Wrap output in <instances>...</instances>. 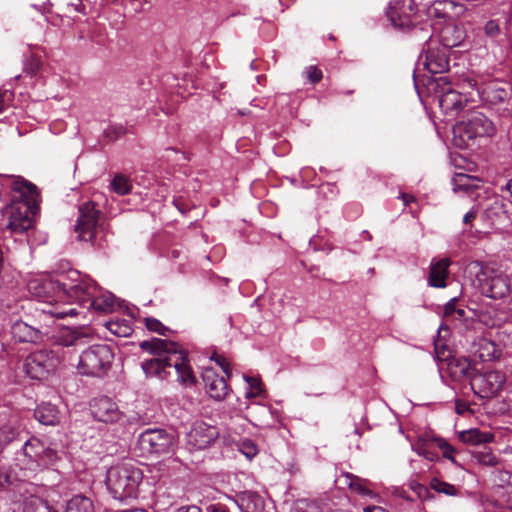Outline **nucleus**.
Listing matches in <instances>:
<instances>
[{
  "label": "nucleus",
  "mask_w": 512,
  "mask_h": 512,
  "mask_svg": "<svg viewBox=\"0 0 512 512\" xmlns=\"http://www.w3.org/2000/svg\"><path fill=\"white\" fill-rule=\"evenodd\" d=\"M113 352L108 345H93L79 356L77 370L81 375L101 377L111 367Z\"/></svg>",
  "instance_id": "nucleus-7"
},
{
  "label": "nucleus",
  "mask_w": 512,
  "mask_h": 512,
  "mask_svg": "<svg viewBox=\"0 0 512 512\" xmlns=\"http://www.w3.org/2000/svg\"><path fill=\"white\" fill-rule=\"evenodd\" d=\"M28 289L35 297L47 301V309L43 308L42 311L53 317L63 319L67 316L77 315L75 308H66L53 301L57 298H62V282L54 280L51 277L35 278L28 283Z\"/></svg>",
  "instance_id": "nucleus-5"
},
{
  "label": "nucleus",
  "mask_w": 512,
  "mask_h": 512,
  "mask_svg": "<svg viewBox=\"0 0 512 512\" xmlns=\"http://www.w3.org/2000/svg\"><path fill=\"white\" fill-rule=\"evenodd\" d=\"M505 380V375L500 371L477 372L471 377L470 386L481 398H491L501 391Z\"/></svg>",
  "instance_id": "nucleus-11"
},
{
  "label": "nucleus",
  "mask_w": 512,
  "mask_h": 512,
  "mask_svg": "<svg viewBox=\"0 0 512 512\" xmlns=\"http://www.w3.org/2000/svg\"><path fill=\"white\" fill-rule=\"evenodd\" d=\"M217 437L218 430L215 426L196 422L187 434V443L193 449L202 450L214 442Z\"/></svg>",
  "instance_id": "nucleus-16"
},
{
  "label": "nucleus",
  "mask_w": 512,
  "mask_h": 512,
  "mask_svg": "<svg viewBox=\"0 0 512 512\" xmlns=\"http://www.w3.org/2000/svg\"><path fill=\"white\" fill-rule=\"evenodd\" d=\"M307 79L312 83L316 84L322 79V71L317 66H309L305 71Z\"/></svg>",
  "instance_id": "nucleus-48"
},
{
  "label": "nucleus",
  "mask_w": 512,
  "mask_h": 512,
  "mask_svg": "<svg viewBox=\"0 0 512 512\" xmlns=\"http://www.w3.org/2000/svg\"><path fill=\"white\" fill-rule=\"evenodd\" d=\"M449 371L451 377L457 381H461L463 379L471 380V377L477 373L466 358H459L450 363Z\"/></svg>",
  "instance_id": "nucleus-25"
},
{
  "label": "nucleus",
  "mask_w": 512,
  "mask_h": 512,
  "mask_svg": "<svg viewBox=\"0 0 512 512\" xmlns=\"http://www.w3.org/2000/svg\"><path fill=\"white\" fill-rule=\"evenodd\" d=\"M139 347L155 357L142 362L141 366L148 377L166 379L173 368L183 384H194L195 377L188 363L187 354L181 346L173 341L152 338L139 343Z\"/></svg>",
  "instance_id": "nucleus-1"
},
{
  "label": "nucleus",
  "mask_w": 512,
  "mask_h": 512,
  "mask_svg": "<svg viewBox=\"0 0 512 512\" xmlns=\"http://www.w3.org/2000/svg\"><path fill=\"white\" fill-rule=\"evenodd\" d=\"M4 260H5V251L3 247L0 246V287L3 285V277H2V271L4 267Z\"/></svg>",
  "instance_id": "nucleus-58"
},
{
  "label": "nucleus",
  "mask_w": 512,
  "mask_h": 512,
  "mask_svg": "<svg viewBox=\"0 0 512 512\" xmlns=\"http://www.w3.org/2000/svg\"><path fill=\"white\" fill-rule=\"evenodd\" d=\"M420 12H426L431 18L451 19L463 13V5L455 0H421Z\"/></svg>",
  "instance_id": "nucleus-14"
},
{
  "label": "nucleus",
  "mask_w": 512,
  "mask_h": 512,
  "mask_svg": "<svg viewBox=\"0 0 512 512\" xmlns=\"http://www.w3.org/2000/svg\"><path fill=\"white\" fill-rule=\"evenodd\" d=\"M240 451L248 458V459H252L253 457H255L258 453V448L256 446V444L250 440V439H245L241 442L240 444Z\"/></svg>",
  "instance_id": "nucleus-46"
},
{
  "label": "nucleus",
  "mask_w": 512,
  "mask_h": 512,
  "mask_svg": "<svg viewBox=\"0 0 512 512\" xmlns=\"http://www.w3.org/2000/svg\"><path fill=\"white\" fill-rule=\"evenodd\" d=\"M234 502L241 512H262L264 509L263 498L253 491L238 494Z\"/></svg>",
  "instance_id": "nucleus-22"
},
{
  "label": "nucleus",
  "mask_w": 512,
  "mask_h": 512,
  "mask_svg": "<svg viewBox=\"0 0 512 512\" xmlns=\"http://www.w3.org/2000/svg\"><path fill=\"white\" fill-rule=\"evenodd\" d=\"M255 412L258 415V417L256 419L258 422L256 423V425H258L260 427L270 426V423L267 420H268V418L271 417L272 411L270 410L269 407L257 405L255 407Z\"/></svg>",
  "instance_id": "nucleus-42"
},
{
  "label": "nucleus",
  "mask_w": 512,
  "mask_h": 512,
  "mask_svg": "<svg viewBox=\"0 0 512 512\" xmlns=\"http://www.w3.org/2000/svg\"><path fill=\"white\" fill-rule=\"evenodd\" d=\"M415 451L418 455L424 457L429 461H434L438 458L437 452L431 450L427 444L417 445Z\"/></svg>",
  "instance_id": "nucleus-47"
},
{
  "label": "nucleus",
  "mask_w": 512,
  "mask_h": 512,
  "mask_svg": "<svg viewBox=\"0 0 512 512\" xmlns=\"http://www.w3.org/2000/svg\"><path fill=\"white\" fill-rule=\"evenodd\" d=\"M483 99L490 104H499L509 97V91L506 85L500 82H491L482 90Z\"/></svg>",
  "instance_id": "nucleus-24"
},
{
  "label": "nucleus",
  "mask_w": 512,
  "mask_h": 512,
  "mask_svg": "<svg viewBox=\"0 0 512 512\" xmlns=\"http://www.w3.org/2000/svg\"><path fill=\"white\" fill-rule=\"evenodd\" d=\"M90 410L94 419L104 423H114L121 416L117 404L106 396L93 399L90 403Z\"/></svg>",
  "instance_id": "nucleus-17"
},
{
  "label": "nucleus",
  "mask_w": 512,
  "mask_h": 512,
  "mask_svg": "<svg viewBox=\"0 0 512 512\" xmlns=\"http://www.w3.org/2000/svg\"><path fill=\"white\" fill-rule=\"evenodd\" d=\"M41 66L42 62L40 58L37 56H31L26 60L23 71L30 76H34L38 73Z\"/></svg>",
  "instance_id": "nucleus-43"
},
{
  "label": "nucleus",
  "mask_w": 512,
  "mask_h": 512,
  "mask_svg": "<svg viewBox=\"0 0 512 512\" xmlns=\"http://www.w3.org/2000/svg\"><path fill=\"white\" fill-rule=\"evenodd\" d=\"M184 466L177 458L169 457L158 463V471L162 476L171 477L183 470Z\"/></svg>",
  "instance_id": "nucleus-31"
},
{
  "label": "nucleus",
  "mask_w": 512,
  "mask_h": 512,
  "mask_svg": "<svg viewBox=\"0 0 512 512\" xmlns=\"http://www.w3.org/2000/svg\"><path fill=\"white\" fill-rule=\"evenodd\" d=\"M11 202L2 210L7 228L14 233H23L32 227L33 216L38 209L35 203L37 187L27 182H14Z\"/></svg>",
  "instance_id": "nucleus-2"
},
{
  "label": "nucleus",
  "mask_w": 512,
  "mask_h": 512,
  "mask_svg": "<svg viewBox=\"0 0 512 512\" xmlns=\"http://www.w3.org/2000/svg\"><path fill=\"white\" fill-rule=\"evenodd\" d=\"M418 12V0H394L390 2L385 13L394 28L407 30L413 26L412 16Z\"/></svg>",
  "instance_id": "nucleus-10"
},
{
  "label": "nucleus",
  "mask_w": 512,
  "mask_h": 512,
  "mask_svg": "<svg viewBox=\"0 0 512 512\" xmlns=\"http://www.w3.org/2000/svg\"><path fill=\"white\" fill-rule=\"evenodd\" d=\"M453 131L454 135H458L464 142L465 139L473 140L477 137H492L496 133V127L483 113L473 112L466 121L456 124Z\"/></svg>",
  "instance_id": "nucleus-8"
},
{
  "label": "nucleus",
  "mask_w": 512,
  "mask_h": 512,
  "mask_svg": "<svg viewBox=\"0 0 512 512\" xmlns=\"http://www.w3.org/2000/svg\"><path fill=\"white\" fill-rule=\"evenodd\" d=\"M78 213L74 226L78 240L90 242L92 245H100L98 238L103 232V223L101 221L102 213L97 209V204L93 201L84 202L79 205Z\"/></svg>",
  "instance_id": "nucleus-6"
},
{
  "label": "nucleus",
  "mask_w": 512,
  "mask_h": 512,
  "mask_svg": "<svg viewBox=\"0 0 512 512\" xmlns=\"http://www.w3.org/2000/svg\"><path fill=\"white\" fill-rule=\"evenodd\" d=\"M56 360L44 352L34 353L25 360L24 368L32 379L47 377L56 367Z\"/></svg>",
  "instance_id": "nucleus-15"
},
{
  "label": "nucleus",
  "mask_w": 512,
  "mask_h": 512,
  "mask_svg": "<svg viewBox=\"0 0 512 512\" xmlns=\"http://www.w3.org/2000/svg\"><path fill=\"white\" fill-rule=\"evenodd\" d=\"M462 89L470 88L474 89L477 85L476 80L472 78H465L458 84Z\"/></svg>",
  "instance_id": "nucleus-56"
},
{
  "label": "nucleus",
  "mask_w": 512,
  "mask_h": 512,
  "mask_svg": "<svg viewBox=\"0 0 512 512\" xmlns=\"http://www.w3.org/2000/svg\"><path fill=\"white\" fill-rule=\"evenodd\" d=\"M346 479L348 480L349 487L356 491L357 493L362 495L372 494V491L366 487L365 481L361 480L360 478L347 474Z\"/></svg>",
  "instance_id": "nucleus-37"
},
{
  "label": "nucleus",
  "mask_w": 512,
  "mask_h": 512,
  "mask_svg": "<svg viewBox=\"0 0 512 512\" xmlns=\"http://www.w3.org/2000/svg\"><path fill=\"white\" fill-rule=\"evenodd\" d=\"M465 272L475 277L481 293L489 298L502 299L511 291L510 279L502 271L479 261H471L466 265Z\"/></svg>",
  "instance_id": "nucleus-4"
},
{
  "label": "nucleus",
  "mask_w": 512,
  "mask_h": 512,
  "mask_svg": "<svg viewBox=\"0 0 512 512\" xmlns=\"http://www.w3.org/2000/svg\"><path fill=\"white\" fill-rule=\"evenodd\" d=\"M364 512H387V511L380 506H368V507L364 508Z\"/></svg>",
  "instance_id": "nucleus-62"
},
{
  "label": "nucleus",
  "mask_w": 512,
  "mask_h": 512,
  "mask_svg": "<svg viewBox=\"0 0 512 512\" xmlns=\"http://www.w3.org/2000/svg\"><path fill=\"white\" fill-rule=\"evenodd\" d=\"M138 444L143 453L161 454L170 451L173 437L163 429H148L140 434Z\"/></svg>",
  "instance_id": "nucleus-12"
},
{
  "label": "nucleus",
  "mask_w": 512,
  "mask_h": 512,
  "mask_svg": "<svg viewBox=\"0 0 512 512\" xmlns=\"http://www.w3.org/2000/svg\"><path fill=\"white\" fill-rule=\"evenodd\" d=\"M457 301H458V299L456 297H454L446 303V305L444 307V315L445 316H452L454 314V312L458 308V307H456Z\"/></svg>",
  "instance_id": "nucleus-54"
},
{
  "label": "nucleus",
  "mask_w": 512,
  "mask_h": 512,
  "mask_svg": "<svg viewBox=\"0 0 512 512\" xmlns=\"http://www.w3.org/2000/svg\"><path fill=\"white\" fill-rule=\"evenodd\" d=\"M435 83L440 88L438 103L442 112L451 118L458 116L468 103L467 96L450 87L451 80L448 76H440Z\"/></svg>",
  "instance_id": "nucleus-9"
},
{
  "label": "nucleus",
  "mask_w": 512,
  "mask_h": 512,
  "mask_svg": "<svg viewBox=\"0 0 512 512\" xmlns=\"http://www.w3.org/2000/svg\"><path fill=\"white\" fill-rule=\"evenodd\" d=\"M202 379L206 392L215 400H223L228 394L229 387L224 377L219 376L212 368H205Z\"/></svg>",
  "instance_id": "nucleus-18"
},
{
  "label": "nucleus",
  "mask_w": 512,
  "mask_h": 512,
  "mask_svg": "<svg viewBox=\"0 0 512 512\" xmlns=\"http://www.w3.org/2000/svg\"><path fill=\"white\" fill-rule=\"evenodd\" d=\"M430 487L436 492L443 493L448 496H455L458 493V490L454 485L443 482L437 478H433L430 481Z\"/></svg>",
  "instance_id": "nucleus-36"
},
{
  "label": "nucleus",
  "mask_w": 512,
  "mask_h": 512,
  "mask_svg": "<svg viewBox=\"0 0 512 512\" xmlns=\"http://www.w3.org/2000/svg\"><path fill=\"white\" fill-rule=\"evenodd\" d=\"M146 328L151 331L155 332L159 335H166V332L169 331V329L164 326L158 319L153 317H146L144 319Z\"/></svg>",
  "instance_id": "nucleus-41"
},
{
  "label": "nucleus",
  "mask_w": 512,
  "mask_h": 512,
  "mask_svg": "<svg viewBox=\"0 0 512 512\" xmlns=\"http://www.w3.org/2000/svg\"><path fill=\"white\" fill-rule=\"evenodd\" d=\"M143 480L140 468L130 463L111 466L106 473V486L114 499L123 501L136 498Z\"/></svg>",
  "instance_id": "nucleus-3"
},
{
  "label": "nucleus",
  "mask_w": 512,
  "mask_h": 512,
  "mask_svg": "<svg viewBox=\"0 0 512 512\" xmlns=\"http://www.w3.org/2000/svg\"><path fill=\"white\" fill-rule=\"evenodd\" d=\"M113 307L114 297L111 294H103L98 296L97 292H94L86 308L108 313L112 311Z\"/></svg>",
  "instance_id": "nucleus-28"
},
{
  "label": "nucleus",
  "mask_w": 512,
  "mask_h": 512,
  "mask_svg": "<svg viewBox=\"0 0 512 512\" xmlns=\"http://www.w3.org/2000/svg\"><path fill=\"white\" fill-rule=\"evenodd\" d=\"M290 512H322V509L314 500L298 499L292 504Z\"/></svg>",
  "instance_id": "nucleus-34"
},
{
  "label": "nucleus",
  "mask_w": 512,
  "mask_h": 512,
  "mask_svg": "<svg viewBox=\"0 0 512 512\" xmlns=\"http://www.w3.org/2000/svg\"><path fill=\"white\" fill-rule=\"evenodd\" d=\"M11 334L18 342L37 343L42 340V333L23 321H16L11 327Z\"/></svg>",
  "instance_id": "nucleus-21"
},
{
  "label": "nucleus",
  "mask_w": 512,
  "mask_h": 512,
  "mask_svg": "<svg viewBox=\"0 0 512 512\" xmlns=\"http://www.w3.org/2000/svg\"><path fill=\"white\" fill-rule=\"evenodd\" d=\"M485 34L489 37H495L500 33V26L496 20H489L484 26Z\"/></svg>",
  "instance_id": "nucleus-51"
},
{
  "label": "nucleus",
  "mask_w": 512,
  "mask_h": 512,
  "mask_svg": "<svg viewBox=\"0 0 512 512\" xmlns=\"http://www.w3.org/2000/svg\"><path fill=\"white\" fill-rule=\"evenodd\" d=\"M23 451L25 456L37 463L41 452L44 451V443L36 437H31L25 441Z\"/></svg>",
  "instance_id": "nucleus-30"
},
{
  "label": "nucleus",
  "mask_w": 512,
  "mask_h": 512,
  "mask_svg": "<svg viewBox=\"0 0 512 512\" xmlns=\"http://www.w3.org/2000/svg\"><path fill=\"white\" fill-rule=\"evenodd\" d=\"M65 512H95V507L89 497L75 495L67 502Z\"/></svg>",
  "instance_id": "nucleus-27"
},
{
  "label": "nucleus",
  "mask_w": 512,
  "mask_h": 512,
  "mask_svg": "<svg viewBox=\"0 0 512 512\" xmlns=\"http://www.w3.org/2000/svg\"><path fill=\"white\" fill-rule=\"evenodd\" d=\"M246 380L248 381L249 385H250V389L249 391L246 393V397L247 398H252V397H256L258 396L262 389H261V382L258 380V379H255V378H246Z\"/></svg>",
  "instance_id": "nucleus-49"
},
{
  "label": "nucleus",
  "mask_w": 512,
  "mask_h": 512,
  "mask_svg": "<svg viewBox=\"0 0 512 512\" xmlns=\"http://www.w3.org/2000/svg\"><path fill=\"white\" fill-rule=\"evenodd\" d=\"M437 446L443 451V456L448 459H452L454 449L452 446L443 438L435 439Z\"/></svg>",
  "instance_id": "nucleus-52"
},
{
  "label": "nucleus",
  "mask_w": 512,
  "mask_h": 512,
  "mask_svg": "<svg viewBox=\"0 0 512 512\" xmlns=\"http://www.w3.org/2000/svg\"><path fill=\"white\" fill-rule=\"evenodd\" d=\"M478 462L485 466H497L499 464V458L489 451L479 452L476 455Z\"/></svg>",
  "instance_id": "nucleus-45"
},
{
  "label": "nucleus",
  "mask_w": 512,
  "mask_h": 512,
  "mask_svg": "<svg viewBox=\"0 0 512 512\" xmlns=\"http://www.w3.org/2000/svg\"><path fill=\"white\" fill-rule=\"evenodd\" d=\"M23 512H57L47 502L41 500L26 503Z\"/></svg>",
  "instance_id": "nucleus-39"
},
{
  "label": "nucleus",
  "mask_w": 512,
  "mask_h": 512,
  "mask_svg": "<svg viewBox=\"0 0 512 512\" xmlns=\"http://www.w3.org/2000/svg\"><path fill=\"white\" fill-rule=\"evenodd\" d=\"M460 439L464 443L478 445V444H482V443L491 442L493 439V435L491 433L481 432L478 429H471L468 431L461 432Z\"/></svg>",
  "instance_id": "nucleus-29"
},
{
  "label": "nucleus",
  "mask_w": 512,
  "mask_h": 512,
  "mask_svg": "<svg viewBox=\"0 0 512 512\" xmlns=\"http://www.w3.org/2000/svg\"><path fill=\"white\" fill-rule=\"evenodd\" d=\"M492 356V354L490 352H487V353H484L482 351H479V354H478V357L482 360V361H487L490 359V357Z\"/></svg>",
  "instance_id": "nucleus-63"
},
{
  "label": "nucleus",
  "mask_w": 512,
  "mask_h": 512,
  "mask_svg": "<svg viewBox=\"0 0 512 512\" xmlns=\"http://www.w3.org/2000/svg\"><path fill=\"white\" fill-rule=\"evenodd\" d=\"M466 38V32L460 25L448 23L440 29L439 42L447 49L462 45Z\"/></svg>",
  "instance_id": "nucleus-19"
},
{
  "label": "nucleus",
  "mask_w": 512,
  "mask_h": 512,
  "mask_svg": "<svg viewBox=\"0 0 512 512\" xmlns=\"http://www.w3.org/2000/svg\"><path fill=\"white\" fill-rule=\"evenodd\" d=\"M423 66L432 74L449 71V58L445 50L429 49L424 57Z\"/></svg>",
  "instance_id": "nucleus-20"
},
{
  "label": "nucleus",
  "mask_w": 512,
  "mask_h": 512,
  "mask_svg": "<svg viewBox=\"0 0 512 512\" xmlns=\"http://www.w3.org/2000/svg\"><path fill=\"white\" fill-rule=\"evenodd\" d=\"M505 189L508 191V193L510 194L511 198H512V179H510L506 185H505Z\"/></svg>",
  "instance_id": "nucleus-64"
},
{
  "label": "nucleus",
  "mask_w": 512,
  "mask_h": 512,
  "mask_svg": "<svg viewBox=\"0 0 512 512\" xmlns=\"http://www.w3.org/2000/svg\"><path fill=\"white\" fill-rule=\"evenodd\" d=\"M21 434L22 431L19 427L12 424L3 425L0 429V436L5 443H11L14 440L22 439Z\"/></svg>",
  "instance_id": "nucleus-35"
},
{
  "label": "nucleus",
  "mask_w": 512,
  "mask_h": 512,
  "mask_svg": "<svg viewBox=\"0 0 512 512\" xmlns=\"http://www.w3.org/2000/svg\"><path fill=\"white\" fill-rule=\"evenodd\" d=\"M9 483V475L0 467V488Z\"/></svg>",
  "instance_id": "nucleus-60"
},
{
  "label": "nucleus",
  "mask_w": 512,
  "mask_h": 512,
  "mask_svg": "<svg viewBox=\"0 0 512 512\" xmlns=\"http://www.w3.org/2000/svg\"><path fill=\"white\" fill-rule=\"evenodd\" d=\"M57 459V452L50 448L46 447L44 445V451L41 452V456L39 457V461H37V464L39 466H48L52 463H54Z\"/></svg>",
  "instance_id": "nucleus-44"
},
{
  "label": "nucleus",
  "mask_w": 512,
  "mask_h": 512,
  "mask_svg": "<svg viewBox=\"0 0 512 512\" xmlns=\"http://www.w3.org/2000/svg\"><path fill=\"white\" fill-rule=\"evenodd\" d=\"M212 360H215V362L223 369L224 373L227 375V377H230L231 371L229 369V363L226 361V359L223 356H217L212 355Z\"/></svg>",
  "instance_id": "nucleus-53"
},
{
  "label": "nucleus",
  "mask_w": 512,
  "mask_h": 512,
  "mask_svg": "<svg viewBox=\"0 0 512 512\" xmlns=\"http://www.w3.org/2000/svg\"><path fill=\"white\" fill-rule=\"evenodd\" d=\"M125 133V129L122 126H113L109 127L104 131L105 137H107L110 141H115L120 136Z\"/></svg>",
  "instance_id": "nucleus-50"
},
{
  "label": "nucleus",
  "mask_w": 512,
  "mask_h": 512,
  "mask_svg": "<svg viewBox=\"0 0 512 512\" xmlns=\"http://www.w3.org/2000/svg\"><path fill=\"white\" fill-rule=\"evenodd\" d=\"M177 512H202V510L196 505H189L178 508Z\"/></svg>",
  "instance_id": "nucleus-59"
},
{
  "label": "nucleus",
  "mask_w": 512,
  "mask_h": 512,
  "mask_svg": "<svg viewBox=\"0 0 512 512\" xmlns=\"http://www.w3.org/2000/svg\"><path fill=\"white\" fill-rule=\"evenodd\" d=\"M399 198L403 201L404 206H409L411 203L416 202V198L412 194L401 192Z\"/></svg>",
  "instance_id": "nucleus-55"
},
{
  "label": "nucleus",
  "mask_w": 512,
  "mask_h": 512,
  "mask_svg": "<svg viewBox=\"0 0 512 512\" xmlns=\"http://www.w3.org/2000/svg\"><path fill=\"white\" fill-rule=\"evenodd\" d=\"M98 291L96 283L89 278H77L70 282H62V297L78 302L87 307L94 292Z\"/></svg>",
  "instance_id": "nucleus-13"
},
{
  "label": "nucleus",
  "mask_w": 512,
  "mask_h": 512,
  "mask_svg": "<svg viewBox=\"0 0 512 512\" xmlns=\"http://www.w3.org/2000/svg\"><path fill=\"white\" fill-rule=\"evenodd\" d=\"M471 178L466 174H457L454 179V191H465L469 192L472 189V185L470 184Z\"/></svg>",
  "instance_id": "nucleus-40"
},
{
  "label": "nucleus",
  "mask_w": 512,
  "mask_h": 512,
  "mask_svg": "<svg viewBox=\"0 0 512 512\" xmlns=\"http://www.w3.org/2000/svg\"><path fill=\"white\" fill-rule=\"evenodd\" d=\"M449 266L450 260L448 258L433 262L430 267L428 284L432 287L444 288L446 286Z\"/></svg>",
  "instance_id": "nucleus-23"
},
{
  "label": "nucleus",
  "mask_w": 512,
  "mask_h": 512,
  "mask_svg": "<svg viewBox=\"0 0 512 512\" xmlns=\"http://www.w3.org/2000/svg\"><path fill=\"white\" fill-rule=\"evenodd\" d=\"M8 96V91H0V113L5 109V102Z\"/></svg>",
  "instance_id": "nucleus-61"
},
{
  "label": "nucleus",
  "mask_w": 512,
  "mask_h": 512,
  "mask_svg": "<svg viewBox=\"0 0 512 512\" xmlns=\"http://www.w3.org/2000/svg\"><path fill=\"white\" fill-rule=\"evenodd\" d=\"M111 187L117 194L126 195L130 193L132 184L127 176L123 174H116L111 182Z\"/></svg>",
  "instance_id": "nucleus-33"
},
{
  "label": "nucleus",
  "mask_w": 512,
  "mask_h": 512,
  "mask_svg": "<svg viewBox=\"0 0 512 512\" xmlns=\"http://www.w3.org/2000/svg\"><path fill=\"white\" fill-rule=\"evenodd\" d=\"M477 214H478V210L475 208H472L470 211H468L464 215L463 222L465 224H470L477 217Z\"/></svg>",
  "instance_id": "nucleus-57"
},
{
  "label": "nucleus",
  "mask_w": 512,
  "mask_h": 512,
  "mask_svg": "<svg viewBox=\"0 0 512 512\" xmlns=\"http://www.w3.org/2000/svg\"><path fill=\"white\" fill-rule=\"evenodd\" d=\"M206 512H241L235 504L234 500L230 499L228 503H213L207 506Z\"/></svg>",
  "instance_id": "nucleus-38"
},
{
  "label": "nucleus",
  "mask_w": 512,
  "mask_h": 512,
  "mask_svg": "<svg viewBox=\"0 0 512 512\" xmlns=\"http://www.w3.org/2000/svg\"><path fill=\"white\" fill-rule=\"evenodd\" d=\"M106 326L111 333L119 337H127L133 332L130 321L125 319L109 321Z\"/></svg>",
  "instance_id": "nucleus-32"
},
{
  "label": "nucleus",
  "mask_w": 512,
  "mask_h": 512,
  "mask_svg": "<svg viewBox=\"0 0 512 512\" xmlns=\"http://www.w3.org/2000/svg\"><path fill=\"white\" fill-rule=\"evenodd\" d=\"M34 415L44 425H55L59 422V411L55 405L50 403L38 406Z\"/></svg>",
  "instance_id": "nucleus-26"
}]
</instances>
